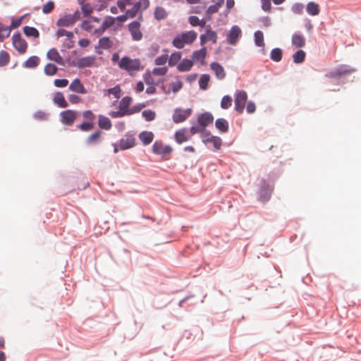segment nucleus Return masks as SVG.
I'll return each mask as SVG.
<instances>
[{
    "label": "nucleus",
    "instance_id": "obj_1",
    "mask_svg": "<svg viewBox=\"0 0 361 361\" xmlns=\"http://www.w3.org/2000/svg\"><path fill=\"white\" fill-rule=\"evenodd\" d=\"M118 67L121 70L127 71L130 75L135 72L140 71L144 69L139 59H131L129 56H123L118 62Z\"/></svg>",
    "mask_w": 361,
    "mask_h": 361
},
{
    "label": "nucleus",
    "instance_id": "obj_2",
    "mask_svg": "<svg viewBox=\"0 0 361 361\" xmlns=\"http://www.w3.org/2000/svg\"><path fill=\"white\" fill-rule=\"evenodd\" d=\"M197 33L194 30L183 32L176 37L172 44L177 49H182L185 44L192 43L197 38Z\"/></svg>",
    "mask_w": 361,
    "mask_h": 361
},
{
    "label": "nucleus",
    "instance_id": "obj_3",
    "mask_svg": "<svg viewBox=\"0 0 361 361\" xmlns=\"http://www.w3.org/2000/svg\"><path fill=\"white\" fill-rule=\"evenodd\" d=\"M80 17V13L76 11L73 14H68L61 17L56 25L59 27H68L73 25Z\"/></svg>",
    "mask_w": 361,
    "mask_h": 361
},
{
    "label": "nucleus",
    "instance_id": "obj_4",
    "mask_svg": "<svg viewBox=\"0 0 361 361\" xmlns=\"http://www.w3.org/2000/svg\"><path fill=\"white\" fill-rule=\"evenodd\" d=\"M78 113L74 110H66L60 113L61 122L66 126H72L77 118Z\"/></svg>",
    "mask_w": 361,
    "mask_h": 361
},
{
    "label": "nucleus",
    "instance_id": "obj_5",
    "mask_svg": "<svg viewBox=\"0 0 361 361\" xmlns=\"http://www.w3.org/2000/svg\"><path fill=\"white\" fill-rule=\"evenodd\" d=\"M247 99V93L245 91H239L235 95V109L239 114H242Z\"/></svg>",
    "mask_w": 361,
    "mask_h": 361
},
{
    "label": "nucleus",
    "instance_id": "obj_6",
    "mask_svg": "<svg viewBox=\"0 0 361 361\" xmlns=\"http://www.w3.org/2000/svg\"><path fill=\"white\" fill-rule=\"evenodd\" d=\"M12 41L13 47L20 54L26 52L27 44L25 39L22 38L20 33L14 34L12 37Z\"/></svg>",
    "mask_w": 361,
    "mask_h": 361
},
{
    "label": "nucleus",
    "instance_id": "obj_7",
    "mask_svg": "<svg viewBox=\"0 0 361 361\" xmlns=\"http://www.w3.org/2000/svg\"><path fill=\"white\" fill-rule=\"evenodd\" d=\"M191 109H176L173 114V121L176 123L183 122L191 115Z\"/></svg>",
    "mask_w": 361,
    "mask_h": 361
},
{
    "label": "nucleus",
    "instance_id": "obj_8",
    "mask_svg": "<svg viewBox=\"0 0 361 361\" xmlns=\"http://www.w3.org/2000/svg\"><path fill=\"white\" fill-rule=\"evenodd\" d=\"M242 31L238 25H233L227 35V42L229 44L235 45L241 37Z\"/></svg>",
    "mask_w": 361,
    "mask_h": 361
},
{
    "label": "nucleus",
    "instance_id": "obj_9",
    "mask_svg": "<svg viewBox=\"0 0 361 361\" xmlns=\"http://www.w3.org/2000/svg\"><path fill=\"white\" fill-rule=\"evenodd\" d=\"M200 39L201 45L204 44L208 41H211L212 43L216 44L217 42V34L215 31L212 30L210 25H208L206 28L205 33L201 35Z\"/></svg>",
    "mask_w": 361,
    "mask_h": 361
},
{
    "label": "nucleus",
    "instance_id": "obj_10",
    "mask_svg": "<svg viewBox=\"0 0 361 361\" xmlns=\"http://www.w3.org/2000/svg\"><path fill=\"white\" fill-rule=\"evenodd\" d=\"M140 23L138 21H133L128 25V30L134 41H140L142 38V33L140 30Z\"/></svg>",
    "mask_w": 361,
    "mask_h": 361
},
{
    "label": "nucleus",
    "instance_id": "obj_11",
    "mask_svg": "<svg viewBox=\"0 0 361 361\" xmlns=\"http://www.w3.org/2000/svg\"><path fill=\"white\" fill-rule=\"evenodd\" d=\"M152 152L156 154L166 156L172 152V148L169 145H164L161 141H156L152 146Z\"/></svg>",
    "mask_w": 361,
    "mask_h": 361
},
{
    "label": "nucleus",
    "instance_id": "obj_12",
    "mask_svg": "<svg viewBox=\"0 0 361 361\" xmlns=\"http://www.w3.org/2000/svg\"><path fill=\"white\" fill-rule=\"evenodd\" d=\"M135 145V138L133 135L127 134L119 141V148L126 150L132 148Z\"/></svg>",
    "mask_w": 361,
    "mask_h": 361
},
{
    "label": "nucleus",
    "instance_id": "obj_13",
    "mask_svg": "<svg viewBox=\"0 0 361 361\" xmlns=\"http://www.w3.org/2000/svg\"><path fill=\"white\" fill-rule=\"evenodd\" d=\"M95 61L96 57L94 56H88L78 59L74 66L79 68L91 67L94 66Z\"/></svg>",
    "mask_w": 361,
    "mask_h": 361
},
{
    "label": "nucleus",
    "instance_id": "obj_14",
    "mask_svg": "<svg viewBox=\"0 0 361 361\" xmlns=\"http://www.w3.org/2000/svg\"><path fill=\"white\" fill-rule=\"evenodd\" d=\"M214 121V117L209 112H204L200 114L197 117L198 124L205 130V128L212 123Z\"/></svg>",
    "mask_w": 361,
    "mask_h": 361
},
{
    "label": "nucleus",
    "instance_id": "obj_15",
    "mask_svg": "<svg viewBox=\"0 0 361 361\" xmlns=\"http://www.w3.org/2000/svg\"><path fill=\"white\" fill-rule=\"evenodd\" d=\"M355 71V69L350 68L348 66H343L336 70L329 73L326 76L329 78H337L341 75H348Z\"/></svg>",
    "mask_w": 361,
    "mask_h": 361
},
{
    "label": "nucleus",
    "instance_id": "obj_16",
    "mask_svg": "<svg viewBox=\"0 0 361 361\" xmlns=\"http://www.w3.org/2000/svg\"><path fill=\"white\" fill-rule=\"evenodd\" d=\"M69 90L79 94L87 93L86 89L78 78H75L71 82Z\"/></svg>",
    "mask_w": 361,
    "mask_h": 361
},
{
    "label": "nucleus",
    "instance_id": "obj_17",
    "mask_svg": "<svg viewBox=\"0 0 361 361\" xmlns=\"http://www.w3.org/2000/svg\"><path fill=\"white\" fill-rule=\"evenodd\" d=\"M114 45V42L110 39L108 37H104L99 39L98 42V45L95 47L96 51L98 54H101L102 52L98 51V49H111Z\"/></svg>",
    "mask_w": 361,
    "mask_h": 361
},
{
    "label": "nucleus",
    "instance_id": "obj_18",
    "mask_svg": "<svg viewBox=\"0 0 361 361\" xmlns=\"http://www.w3.org/2000/svg\"><path fill=\"white\" fill-rule=\"evenodd\" d=\"M211 68L214 72L216 77L219 80H223L226 76L224 68L217 62H213L211 64Z\"/></svg>",
    "mask_w": 361,
    "mask_h": 361
},
{
    "label": "nucleus",
    "instance_id": "obj_19",
    "mask_svg": "<svg viewBox=\"0 0 361 361\" xmlns=\"http://www.w3.org/2000/svg\"><path fill=\"white\" fill-rule=\"evenodd\" d=\"M47 58L59 64L63 63V58L56 49H51L47 54Z\"/></svg>",
    "mask_w": 361,
    "mask_h": 361
},
{
    "label": "nucleus",
    "instance_id": "obj_20",
    "mask_svg": "<svg viewBox=\"0 0 361 361\" xmlns=\"http://www.w3.org/2000/svg\"><path fill=\"white\" fill-rule=\"evenodd\" d=\"M53 102L55 104L61 108H66L68 106V103L61 92H58L54 94Z\"/></svg>",
    "mask_w": 361,
    "mask_h": 361
},
{
    "label": "nucleus",
    "instance_id": "obj_21",
    "mask_svg": "<svg viewBox=\"0 0 361 361\" xmlns=\"http://www.w3.org/2000/svg\"><path fill=\"white\" fill-rule=\"evenodd\" d=\"M206 55L207 49L205 47H203L200 50L194 51L192 57L194 61H200L202 64H204Z\"/></svg>",
    "mask_w": 361,
    "mask_h": 361
},
{
    "label": "nucleus",
    "instance_id": "obj_22",
    "mask_svg": "<svg viewBox=\"0 0 361 361\" xmlns=\"http://www.w3.org/2000/svg\"><path fill=\"white\" fill-rule=\"evenodd\" d=\"M139 138L144 145H147L152 142L154 134L152 132L143 131L140 133Z\"/></svg>",
    "mask_w": 361,
    "mask_h": 361
},
{
    "label": "nucleus",
    "instance_id": "obj_23",
    "mask_svg": "<svg viewBox=\"0 0 361 361\" xmlns=\"http://www.w3.org/2000/svg\"><path fill=\"white\" fill-rule=\"evenodd\" d=\"M98 125L100 128L106 130H110L112 126L110 119L108 117L104 116L103 115L99 116Z\"/></svg>",
    "mask_w": 361,
    "mask_h": 361
},
{
    "label": "nucleus",
    "instance_id": "obj_24",
    "mask_svg": "<svg viewBox=\"0 0 361 361\" xmlns=\"http://www.w3.org/2000/svg\"><path fill=\"white\" fill-rule=\"evenodd\" d=\"M306 11L310 16H317L320 12L319 5L313 1H310L307 4Z\"/></svg>",
    "mask_w": 361,
    "mask_h": 361
},
{
    "label": "nucleus",
    "instance_id": "obj_25",
    "mask_svg": "<svg viewBox=\"0 0 361 361\" xmlns=\"http://www.w3.org/2000/svg\"><path fill=\"white\" fill-rule=\"evenodd\" d=\"M175 139L179 144L188 141L190 139V137L187 135L186 129L182 128L178 130L175 134Z\"/></svg>",
    "mask_w": 361,
    "mask_h": 361
},
{
    "label": "nucleus",
    "instance_id": "obj_26",
    "mask_svg": "<svg viewBox=\"0 0 361 361\" xmlns=\"http://www.w3.org/2000/svg\"><path fill=\"white\" fill-rule=\"evenodd\" d=\"M193 66V61L190 59H183L178 65L177 68L180 72L189 71Z\"/></svg>",
    "mask_w": 361,
    "mask_h": 361
},
{
    "label": "nucleus",
    "instance_id": "obj_27",
    "mask_svg": "<svg viewBox=\"0 0 361 361\" xmlns=\"http://www.w3.org/2000/svg\"><path fill=\"white\" fill-rule=\"evenodd\" d=\"M292 43L298 48L303 47L305 45V39L300 34H294L292 37Z\"/></svg>",
    "mask_w": 361,
    "mask_h": 361
},
{
    "label": "nucleus",
    "instance_id": "obj_28",
    "mask_svg": "<svg viewBox=\"0 0 361 361\" xmlns=\"http://www.w3.org/2000/svg\"><path fill=\"white\" fill-rule=\"evenodd\" d=\"M216 128L221 133H226L228 130V123L224 118H218L215 122Z\"/></svg>",
    "mask_w": 361,
    "mask_h": 361
},
{
    "label": "nucleus",
    "instance_id": "obj_29",
    "mask_svg": "<svg viewBox=\"0 0 361 361\" xmlns=\"http://www.w3.org/2000/svg\"><path fill=\"white\" fill-rule=\"evenodd\" d=\"M102 133L100 130H97L91 134L86 140L87 145H93L99 142Z\"/></svg>",
    "mask_w": 361,
    "mask_h": 361
},
{
    "label": "nucleus",
    "instance_id": "obj_30",
    "mask_svg": "<svg viewBox=\"0 0 361 361\" xmlns=\"http://www.w3.org/2000/svg\"><path fill=\"white\" fill-rule=\"evenodd\" d=\"M39 63V59L36 56L28 58L24 63L23 66L27 68H33L37 67Z\"/></svg>",
    "mask_w": 361,
    "mask_h": 361
},
{
    "label": "nucleus",
    "instance_id": "obj_31",
    "mask_svg": "<svg viewBox=\"0 0 361 361\" xmlns=\"http://www.w3.org/2000/svg\"><path fill=\"white\" fill-rule=\"evenodd\" d=\"M181 56V52L180 51H176L171 54L170 57H168L169 66L172 67L176 65L177 63L180 60Z\"/></svg>",
    "mask_w": 361,
    "mask_h": 361
},
{
    "label": "nucleus",
    "instance_id": "obj_32",
    "mask_svg": "<svg viewBox=\"0 0 361 361\" xmlns=\"http://www.w3.org/2000/svg\"><path fill=\"white\" fill-rule=\"evenodd\" d=\"M167 16L168 13L164 8L159 6L156 7L154 10V18L157 20H164L167 17Z\"/></svg>",
    "mask_w": 361,
    "mask_h": 361
},
{
    "label": "nucleus",
    "instance_id": "obj_33",
    "mask_svg": "<svg viewBox=\"0 0 361 361\" xmlns=\"http://www.w3.org/2000/svg\"><path fill=\"white\" fill-rule=\"evenodd\" d=\"M132 102V98L130 97H124L120 101L119 107L120 109H123L126 111H130V109L129 108L130 104Z\"/></svg>",
    "mask_w": 361,
    "mask_h": 361
},
{
    "label": "nucleus",
    "instance_id": "obj_34",
    "mask_svg": "<svg viewBox=\"0 0 361 361\" xmlns=\"http://www.w3.org/2000/svg\"><path fill=\"white\" fill-rule=\"evenodd\" d=\"M23 32L27 37H33L37 38L39 35L38 30L33 27L25 26L23 27Z\"/></svg>",
    "mask_w": 361,
    "mask_h": 361
},
{
    "label": "nucleus",
    "instance_id": "obj_35",
    "mask_svg": "<svg viewBox=\"0 0 361 361\" xmlns=\"http://www.w3.org/2000/svg\"><path fill=\"white\" fill-rule=\"evenodd\" d=\"M10 34V27L0 23V42H3L6 38L8 37Z\"/></svg>",
    "mask_w": 361,
    "mask_h": 361
},
{
    "label": "nucleus",
    "instance_id": "obj_36",
    "mask_svg": "<svg viewBox=\"0 0 361 361\" xmlns=\"http://www.w3.org/2000/svg\"><path fill=\"white\" fill-rule=\"evenodd\" d=\"M282 50L279 48L273 49L271 51L270 57L276 62H279L282 59Z\"/></svg>",
    "mask_w": 361,
    "mask_h": 361
},
{
    "label": "nucleus",
    "instance_id": "obj_37",
    "mask_svg": "<svg viewBox=\"0 0 361 361\" xmlns=\"http://www.w3.org/2000/svg\"><path fill=\"white\" fill-rule=\"evenodd\" d=\"M305 52L303 50L297 51L293 55V61L295 63H300L305 61Z\"/></svg>",
    "mask_w": 361,
    "mask_h": 361
},
{
    "label": "nucleus",
    "instance_id": "obj_38",
    "mask_svg": "<svg viewBox=\"0 0 361 361\" xmlns=\"http://www.w3.org/2000/svg\"><path fill=\"white\" fill-rule=\"evenodd\" d=\"M82 116V118H83L84 121L87 122V123H94V121L96 118V116L90 110H87V111H83Z\"/></svg>",
    "mask_w": 361,
    "mask_h": 361
},
{
    "label": "nucleus",
    "instance_id": "obj_39",
    "mask_svg": "<svg viewBox=\"0 0 361 361\" xmlns=\"http://www.w3.org/2000/svg\"><path fill=\"white\" fill-rule=\"evenodd\" d=\"M255 42L257 47H264V35L263 32L260 30H257L255 32Z\"/></svg>",
    "mask_w": 361,
    "mask_h": 361
},
{
    "label": "nucleus",
    "instance_id": "obj_40",
    "mask_svg": "<svg viewBox=\"0 0 361 361\" xmlns=\"http://www.w3.org/2000/svg\"><path fill=\"white\" fill-rule=\"evenodd\" d=\"M9 62H10L9 54L4 50H1L0 51V67L6 66Z\"/></svg>",
    "mask_w": 361,
    "mask_h": 361
},
{
    "label": "nucleus",
    "instance_id": "obj_41",
    "mask_svg": "<svg viewBox=\"0 0 361 361\" xmlns=\"http://www.w3.org/2000/svg\"><path fill=\"white\" fill-rule=\"evenodd\" d=\"M210 80V76L208 74L202 75L199 80V85L200 89L206 90L208 87V83Z\"/></svg>",
    "mask_w": 361,
    "mask_h": 361
},
{
    "label": "nucleus",
    "instance_id": "obj_42",
    "mask_svg": "<svg viewBox=\"0 0 361 361\" xmlns=\"http://www.w3.org/2000/svg\"><path fill=\"white\" fill-rule=\"evenodd\" d=\"M224 3V0H219V1L216 4L212 5L208 8L207 13L209 15H212L213 13L218 12L219 9L222 6Z\"/></svg>",
    "mask_w": 361,
    "mask_h": 361
},
{
    "label": "nucleus",
    "instance_id": "obj_43",
    "mask_svg": "<svg viewBox=\"0 0 361 361\" xmlns=\"http://www.w3.org/2000/svg\"><path fill=\"white\" fill-rule=\"evenodd\" d=\"M58 68L53 63H47L44 67V73L47 75H54L56 73Z\"/></svg>",
    "mask_w": 361,
    "mask_h": 361
},
{
    "label": "nucleus",
    "instance_id": "obj_44",
    "mask_svg": "<svg viewBox=\"0 0 361 361\" xmlns=\"http://www.w3.org/2000/svg\"><path fill=\"white\" fill-rule=\"evenodd\" d=\"M142 115L147 121H152L156 118V113L150 109L143 111Z\"/></svg>",
    "mask_w": 361,
    "mask_h": 361
},
{
    "label": "nucleus",
    "instance_id": "obj_45",
    "mask_svg": "<svg viewBox=\"0 0 361 361\" xmlns=\"http://www.w3.org/2000/svg\"><path fill=\"white\" fill-rule=\"evenodd\" d=\"M135 6L138 8V11L141 13L142 11L146 10L149 6V0H139Z\"/></svg>",
    "mask_w": 361,
    "mask_h": 361
},
{
    "label": "nucleus",
    "instance_id": "obj_46",
    "mask_svg": "<svg viewBox=\"0 0 361 361\" xmlns=\"http://www.w3.org/2000/svg\"><path fill=\"white\" fill-rule=\"evenodd\" d=\"M232 101V98L230 96H224L221 101V107L224 109H228L231 106Z\"/></svg>",
    "mask_w": 361,
    "mask_h": 361
},
{
    "label": "nucleus",
    "instance_id": "obj_47",
    "mask_svg": "<svg viewBox=\"0 0 361 361\" xmlns=\"http://www.w3.org/2000/svg\"><path fill=\"white\" fill-rule=\"evenodd\" d=\"M94 127V123H87L83 121L81 124L78 125L77 128L84 132L90 131L92 130Z\"/></svg>",
    "mask_w": 361,
    "mask_h": 361
},
{
    "label": "nucleus",
    "instance_id": "obj_48",
    "mask_svg": "<svg viewBox=\"0 0 361 361\" xmlns=\"http://www.w3.org/2000/svg\"><path fill=\"white\" fill-rule=\"evenodd\" d=\"M168 72V68L166 66L157 67L153 68L152 74L157 76H164Z\"/></svg>",
    "mask_w": 361,
    "mask_h": 361
},
{
    "label": "nucleus",
    "instance_id": "obj_49",
    "mask_svg": "<svg viewBox=\"0 0 361 361\" xmlns=\"http://www.w3.org/2000/svg\"><path fill=\"white\" fill-rule=\"evenodd\" d=\"M116 21V18L111 16H107L104 20L102 25L106 30L111 27H112Z\"/></svg>",
    "mask_w": 361,
    "mask_h": 361
},
{
    "label": "nucleus",
    "instance_id": "obj_50",
    "mask_svg": "<svg viewBox=\"0 0 361 361\" xmlns=\"http://www.w3.org/2000/svg\"><path fill=\"white\" fill-rule=\"evenodd\" d=\"M168 61V54H163L157 57L154 60V63L157 66H164Z\"/></svg>",
    "mask_w": 361,
    "mask_h": 361
},
{
    "label": "nucleus",
    "instance_id": "obj_51",
    "mask_svg": "<svg viewBox=\"0 0 361 361\" xmlns=\"http://www.w3.org/2000/svg\"><path fill=\"white\" fill-rule=\"evenodd\" d=\"M54 2L52 1H48L46 4H44L42 7V12L45 14H48L51 13L54 8Z\"/></svg>",
    "mask_w": 361,
    "mask_h": 361
},
{
    "label": "nucleus",
    "instance_id": "obj_52",
    "mask_svg": "<svg viewBox=\"0 0 361 361\" xmlns=\"http://www.w3.org/2000/svg\"><path fill=\"white\" fill-rule=\"evenodd\" d=\"M210 140H211L210 142L212 143L214 147L216 149L218 150L221 148V144H222V140L219 137H217V136L210 137Z\"/></svg>",
    "mask_w": 361,
    "mask_h": 361
},
{
    "label": "nucleus",
    "instance_id": "obj_53",
    "mask_svg": "<svg viewBox=\"0 0 361 361\" xmlns=\"http://www.w3.org/2000/svg\"><path fill=\"white\" fill-rule=\"evenodd\" d=\"M160 47L157 43H152L148 49L149 54L154 56L159 51Z\"/></svg>",
    "mask_w": 361,
    "mask_h": 361
},
{
    "label": "nucleus",
    "instance_id": "obj_54",
    "mask_svg": "<svg viewBox=\"0 0 361 361\" xmlns=\"http://www.w3.org/2000/svg\"><path fill=\"white\" fill-rule=\"evenodd\" d=\"M56 35L58 37H61L63 36H66L68 38H72L73 36V34L72 32L67 31L64 29H60L57 31Z\"/></svg>",
    "mask_w": 361,
    "mask_h": 361
},
{
    "label": "nucleus",
    "instance_id": "obj_55",
    "mask_svg": "<svg viewBox=\"0 0 361 361\" xmlns=\"http://www.w3.org/2000/svg\"><path fill=\"white\" fill-rule=\"evenodd\" d=\"M110 115L113 118H118L129 115V112L126 111L123 109L119 108V110L118 111H113L110 114Z\"/></svg>",
    "mask_w": 361,
    "mask_h": 361
},
{
    "label": "nucleus",
    "instance_id": "obj_56",
    "mask_svg": "<svg viewBox=\"0 0 361 361\" xmlns=\"http://www.w3.org/2000/svg\"><path fill=\"white\" fill-rule=\"evenodd\" d=\"M109 94H113L115 98L118 99L121 94V88L118 86H115L113 88L108 90Z\"/></svg>",
    "mask_w": 361,
    "mask_h": 361
},
{
    "label": "nucleus",
    "instance_id": "obj_57",
    "mask_svg": "<svg viewBox=\"0 0 361 361\" xmlns=\"http://www.w3.org/2000/svg\"><path fill=\"white\" fill-rule=\"evenodd\" d=\"M54 84L57 87H64L68 85V80L67 79H56Z\"/></svg>",
    "mask_w": 361,
    "mask_h": 361
},
{
    "label": "nucleus",
    "instance_id": "obj_58",
    "mask_svg": "<svg viewBox=\"0 0 361 361\" xmlns=\"http://www.w3.org/2000/svg\"><path fill=\"white\" fill-rule=\"evenodd\" d=\"M132 4V0H118L117 5L123 11L126 9V6Z\"/></svg>",
    "mask_w": 361,
    "mask_h": 361
},
{
    "label": "nucleus",
    "instance_id": "obj_59",
    "mask_svg": "<svg viewBox=\"0 0 361 361\" xmlns=\"http://www.w3.org/2000/svg\"><path fill=\"white\" fill-rule=\"evenodd\" d=\"M145 106H146L145 104H138L137 105H135L134 106L130 108V111H128L129 115H132L133 114L140 111Z\"/></svg>",
    "mask_w": 361,
    "mask_h": 361
},
{
    "label": "nucleus",
    "instance_id": "obj_60",
    "mask_svg": "<svg viewBox=\"0 0 361 361\" xmlns=\"http://www.w3.org/2000/svg\"><path fill=\"white\" fill-rule=\"evenodd\" d=\"M262 8L266 11H270L271 8V0H261Z\"/></svg>",
    "mask_w": 361,
    "mask_h": 361
},
{
    "label": "nucleus",
    "instance_id": "obj_61",
    "mask_svg": "<svg viewBox=\"0 0 361 361\" xmlns=\"http://www.w3.org/2000/svg\"><path fill=\"white\" fill-rule=\"evenodd\" d=\"M91 20H85L82 22V23L81 24V27L82 29H83L84 30H86L87 32H90L92 28L94 27V26L92 25L91 23Z\"/></svg>",
    "mask_w": 361,
    "mask_h": 361
},
{
    "label": "nucleus",
    "instance_id": "obj_62",
    "mask_svg": "<svg viewBox=\"0 0 361 361\" xmlns=\"http://www.w3.org/2000/svg\"><path fill=\"white\" fill-rule=\"evenodd\" d=\"M144 80L147 85H154V80L149 73H146L144 75Z\"/></svg>",
    "mask_w": 361,
    "mask_h": 361
},
{
    "label": "nucleus",
    "instance_id": "obj_63",
    "mask_svg": "<svg viewBox=\"0 0 361 361\" xmlns=\"http://www.w3.org/2000/svg\"><path fill=\"white\" fill-rule=\"evenodd\" d=\"M140 12L138 11V8L134 5L133 7L131 9L128 10L126 13L128 16V18H133L136 16L137 13Z\"/></svg>",
    "mask_w": 361,
    "mask_h": 361
},
{
    "label": "nucleus",
    "instance_id": "obj_64",
    "mask_svg": "<svg viewBox=\"0 0 361 361\" xmlns=\"http://www.w3.org/2000/svg\"><path fill=\"white\" fill-rule=\"evenodd\" d=\"M172 90L173 92H178L183 87V82L180 80L171 83Z\"/></svg>",
    "mask_w": 361,
    "mask_h": 361
}]
</instances>
